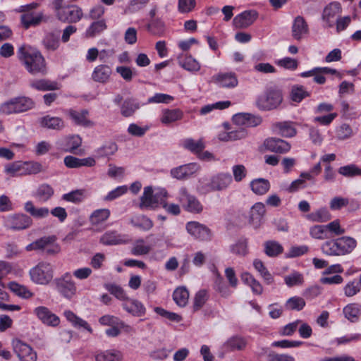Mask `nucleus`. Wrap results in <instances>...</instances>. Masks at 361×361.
Listing matches in <instances>:
<instances>
[{"instance_id": "obj_1", "label": "nucleus", "mask_w": 361, "mask_h": 361, "mask_svg": "<svg viewBox=\"0 0 361 361\" xmlns=\"http://www.w3.org/2000/svg\"><path fill=\"white\" fill-rule=\"evenodd\" d=\"M18 58L26 70L32 75L47 73L46 61L37 49L30 46H22L18 51Z\"/></svg>"}, {"instance_id": "obj_2", "label": "nucleus", "mask_w": 361, "mask_h": 361, "mask_svg": "<svg viewBox=\"0 0 361 361\" xmlns=\"http://www.w3.org/2000/svg\"><path fill=\"white\" fill-rule=\"evenodd\" d=\"M52 8L55 16L64 23H76L83 18L82 8L75 4H68L65 0H53Z\"/></svg>"}, {"instance_id": "obj_3", "label": "nucleus", "mask_w": 361, "mask_h": 361, "mask_svg": "<svg viewBox=\"0 0 361 361\" xmlns=\"http://www.w3.org/2000/svg\"><path fill=\"white\" fill-rule=\"evenodd\" d=\"M35 102L32 99L20 96L5 101L0 105V113L4 115L18 114L34 109Z\"/></svg>"}, {"instance_id": "obj_4", "label": "nucleus", "mask_w": 361, "mask_h": 361, "mask_svg": "<svg viewBox=\"0 0 361 361\" xmlns=\"http://www.w3.org/2000/svg\"><path fill=\"white\" fill-rule=\"evenodd\" d=\"M166 196L167 192L164 189H160L154 192L152 187H145L140 197V208L155 209L164 203V199H166Z\"/></svg>"}, {"instance_id": "obj_5", "label": "nucleus", "mask_w": 361, "mask_h": 361, "mask_svg": "<svg viewBox=\"0 0 361 361\" xmlns=\"http://www.w3.org/2000/svg\"><path fill=\"white\" fill-rule=\"evenodd\" d=\"M31 280L37 284L49 283L54 276L53 266L48 262H41L30 270Z\"/></svg>"}, {"instance_id": "obj_6", "label": "nucleus", "mask_w": 361, "mask_h": 361, "mask_svg": "<svg viewBox=\"0 0 361 361\" xmlns=\"http://www.w3.org/2000/svg\"><path fill=\"white\" fill-rule=\"evenodd\" d=\"M232 183L233 178L229 173L220 172L212 176L202 190L204 192L225 191Z\"/></svg>"}, {"instance_id": "obj_7", "label": "nucleus", "mask_w": 361, "mask_h": 361, "mask_svg": "<svg viewBox=\"0 0 361 361\" xmlns=\"http://www.w3.org/2000/svg\"><path fill=\"white\" fill-rule=\"evenodd\" d=\"M60 246L54 235L44 236L26 247V250H44L47 255H55L60 252Z\"/></svg>"}, {"instance_id": "obj_8", "label": "nucleus", "mask_w": 361, "mask_h": 361, "mask_svg": "<svg viewBox=\"0 0 361 361\" xmlns=\"http://www.w3.org/2000/svg\"><path fill=\"white\" fill-rule=\"evenodd\" d=\"M32 218L23 213H16L4 218V226L12 231H22L29 228L32 225Z\"/></svg>"}, {"instance_id": "obj_9", "label": "nucleus", "mask_w": 361, "mask_h": 361, "mask_svg": "<svg viewBox=\"0 0 361 361\" xmlns=\"http://www.w3.org/2000/svg\"><path fill=\"white\" fill-rule=\"evenodd\" d=\"M54 282L57 291L65 298L71 300L76 295L77 287L69 273L56 279Z\"/></svg>"}, {"instance_id": "obj_10", "label": "nucleus", "mask_w": 361, "mask_h": 361, "mask_svg": "<svg viewBox=\"0 0 361 361\" xmlns=\"http://www.w3.org/2000/svg\"><path fill=\"white\" fill-rule=\"evenodd\" d=\"M178 200L187 212L198 214L203 209V207L197 198L189 193L185 188H181L179 190Z\"/></svg>"}, {"instance_id": "obj_11", "label": "nucleus", "mask_w": 361, "mask_h": 361, "mask_svg": "<svg viewBox=\"0 0 361 361\" xmlns=\"http://www.w3.org/2000/svg\"><path fill=\"white\" fill-rule=\"evenodd\" d=\"M185 228L188 233L197 240L207 241L212 238L211 230L207 226L197 221L187 223Z\"/></svg>"}, {"instance_id": "obj_12", "label": "nucleus", "mask_w": 361, "mask_h": 361, "mask_svg": "<svg viewBox=\"0 0 361 361\" xmlns=\"http://www.w3.org/2000/svg\"><path fill=\"white\" fill-rule=\"evenodd\" d=\"M342 11L341 5L339 2L334 1L328 4L322 13V20L325 27H333L335 22Z\"/></svg>"}, {"instance_id": "obj_13", "label": "nucleus", "mask_w": 361, "mask_h": 361, "mask_svg": "<svg viewBox=\"0 0 361 361\" xmlns=\"http://www.w3.org/2000/svg\"><path fill=\"white\" fill-rule=\"evenodd\" d=\"M13 347L20 361H37V353L27 344L16 339L13 341Z\"/></svg>"}, {"instance_id": "obj_14", "label": "nucleus", "mask_w": 361, "mask_h": 361, "mask_svg": "<svg viewBox=\"0 0 361 361\" xmlns=\"http://www.w3.org/2000/svg\"><path fill=\"white\" fill-rule=\"evenodd\" d=\"M34 313L47 326L56 327L60 324V318L47 307H37L34 310Z\"/></svg>"}, {"instance_id": "obj_15", "label": "nucleus", "mask_w": 361, "mask_h": 361, "mask_svg": "<svg viewBox=\"0 0 361 361\" xmlns=\"http://www.w3.org/2000/svg\"><path fill=\"white\" fill-rule=\"evenodd\" d=\"M214 83L224 88H234L238 85V80L235 73H219L212 77Z\"/></svg>"}, {"instance_id": "obj_16", "label": "nucleus", "mask_w": 361, "mask_h": 361, "mask_svg": "<svg viewBox=\"0 0 361 361\" xmlns=\"http://www.w3.org/2000/svg\"><path fill=\"white\" fill-rule=\"evenodd\" d=\"M257 18V13L255 11H245L233 18V25L237 29H245L250 26Z\"/></svg>"}, {"instance_id": "obj_17", "label": "nucleus", "mask_w": 361, "mask_h": 361, "mask_svg": "<svg viewBox=\"0 0 361 361\" xmlns=\"http://www.w3.org/2000/svg\"><path fill=\"white\" fill-rule=\"evenodd\" d=\"M200 169V166L196 163H190L173 168L171 170V175L173 178L182 180L186 179L195 174Z\"/></svg>"}, {"instance_id": "obj_18", "label": "nucleus", "mask_w": 361, "mask_h": 361, "mask_svg": "<svg viewBox=\"0 0 361 361\" xmlns=\"http://www.w3.org/2000/svg\"><path fill=\"white\" fill-rule=\"evenodd\" d=\"M233 121L239 126L255 127L262 122V118L248 113H238L233 116Z\"/></svg>"}, {"instance_id": "obj_19", "label": "nucleus", "mask_w": 361, "mask_h": 361, "mask_svg": "<svg viewBox=\"0 0 361 361\" xmlns=\"http://www.w3.org/2000/svg\"><path fill=\"white\" fill-rule=\"evenodd\" d=\"M273 130L278 135L284 137H293L297 134L294 123L290 121L276 122L273 125Z\"/></svg>"}, {"instance_id": "obj_20", "label": "nucleus", "mask_w": 361, "mask_h": 361, "mask_svg": "<svg viewBox=\"0 0 361 361\" xmlns=\"http://www.w3.org/2000/svg\"><path fill=\"white\" fill-rule=\"evenodd\" d=\"M123 308L134 317H142L146 313L144 305L137 300L128 298L121 304Z\"/></svg>"}, {"instance_id": "obj_21", "label": "nucleus", "mask_w": 361, "mask_h": 361, "mask_svg": "<svg viewBox=\"0 0 361 361\" xmlns=\"http://www.w3.org/2000/svg\"><path fill=\"white\" fill-rule=\"evenodd\" d=\"M102 244L106 245L126 244L130 242V238L127 235L120 234L116 231L105 233L100 239Z\"/></svg>"}, {"instance_id": "obj_22", "label": "nucleus", "mask_w": 361, "mask_h": 361, "mask_svg": "<svg viewBox=\"0 0 361 361\" xmlns=\"http://www.w3.org/2000/svg\"><path fill=\"white\" fill-rule=\"evenodd\" d=\"M111 73L112 70L109 66L99 64L94 68L91 77L94 82L104 84L109 80Z\"/></svg>"}, {"instance_id": "obj_23", "label": "nucleus", "mask_w": 361, "mask_h": 361, "mask_svg": "<svg viewBox=\"0 0 361 361\" xmlns=\"http://www.w3.org/2000/svg\"><path fill=\"white\" fill-rule=\"evenodd\" d=\"M89 112L86 109L81 111L70 110L68 115L73 122L78 126H81L85 128H90L94 126V123L89 120L88 116Z\"/></svg>"}, {"instance_id": "obj_24", "label": "nucleus", "mask_w": 361, "mask_h": 361, "mask_svg": "<svg viewBox=\"0 0 361 361\" xmlns=\"http://www.w3.org/2000/svg\"><path fill=\"white\" fill-rule=\"evenodd\" d=\"M177 61L181 68L191 73L198 72L201 68L200 63L191 55L180 54Z\"/></svg>"}, {"instance_id": "obj_25", "label": "nucleus", "mask_w": 361, "mask_h": 361, "mask_svg": "<svg viewBox=\"0 0 361 361\" xmlns=\"http://www.w3.org/2000/svg\"><path fill=\"white\" fill-rule=\"evenodd\" d=\"M308 25L302 16H297L292 25V35L294 39L300 40L308 34Z\"/></svg>"}, {"instance_id": "obj_26", "label": "nucleus", "mask_w": 361, "mask_h": 361, "mask_svg": "<svg viewBox=\"0 0 361 361\" xmlns=\"http://www.w3.org/2000/svg\"><path fill=\"white\" fill-rule=\"evenodd\" d=\"M338 254L345 255L350 253L357 246V241L350 236H343L336 239Z\"/></svg>"}, {"instance_id": "obj_27", "label": "nucleus", "mask_w": 361, "mask_h": 361, "mask_svg": "<svg viewBox=\"0 0 361 361\" xmlns=\"http://www.w3.org/2000/svg\"><path fill=\"white\" fill-rule=\"evenodd\" d=\"M265 214V207L261 202L255 203L250 211V223L255 228L258 227Z\"/></svg>"}, {"instance_id": "obj_28", "label": "nucleus", "mask_w": 361, "mask_h": 361, "mask_svg": "<svg viewBox=\"0 0 361 361\" xmlns=\"http://www.w3.org/2000/svg\"><path fill=\"white\" fill-rule=\"evenodd\" d=\"M63 315L66 319L71 323V324L75 328H83L87 330L89 333L92 334L93 330L90 326V324L82 318L78 317L71 310H65L63 312Z\"/></svg>"}, {"instance_id": "obj_29", "label": "nucleus", "mask_w": 361, "mask_h": 361, "mask_svg": "<svg viewBox=\"0 0 361 361\" xmlns=\"http://www.w3.org/2000/svg\"><path fill=\"white\" fill-rule=\"evenodd\" d=\"M183 113L178 109H165L161 112L160 117L161 122L164 125H169L182 119Z\"/></svg>"}, {"instance_id": "obj_30", "label": "nucleus", "mask_w": 361, "mask_h": 361, "mask_svg": "<svg viewBox=\"0 0 361 361\" xmlns=\"http://www.w3.org/2000/svg\"><path fill=\"white\" fill-rule=\"evenodd\" d=\"M39 123L44 128L56 130H61L65 126L64 122L61 118L49 115L41 118Z\"/></svg>"}, {"instance_id": "obj_31", "label": "nucleus", "mask_w": 361, "mask_h": 361, "mask_svg": "<svg viewBox=\"0 0 361 361\" xmlns=\"http://www.w3.org/2000/svg\"><path fill=\"white\" fill-rule=\"evenodd\" d=\"M24 210L34 218H46L49 214V210L47 207H36L32 201H27L25 203Z\"/></svg>"}, {"instance_id": "obj_32", "label": "nucleus", "mask_w": 361, "mask_h": 361, "mask_svg": "<svg viewBox=\"0 0 361 361\" xmlns=\"http://www.w3.org/2000/svg\"><path fill=\"white\" fill-rule=\"evenodd\" d=\"M123 354L116 349L100 351L96 355V361H121Z\"/></svg>"}, {"instance_id": "obj_33", "label": "nucleus", "mask_w": 361, "mask_h": 361, "mask_svg": "<svg viewBox=\"0 0 361 361\" xmlns=\"http://www.w3.org/2000/svg\"><path fill=\"white\" fill-rule=\"evenodd\" d=\"M130 223L134 227L144 231H149L154 226L153 221L146 216L137 215L130 219Z\"/></svg>"}, {"instance_id": "obj_34", "label": "nucleus", "mask_w": 361, "mask_h": 361, "mask_svg": "<svg viewBox=\"0 0 361 361\" xmlns=\"http://www.w3.org/2000/svg\"><path fill=\"white\" fill-rule=\"evenodd\" d=\"M30 87L39 91H49L59 89V85L56 82L47 79L33 80L30 81Z\"/></svg>"}, {"instance_id": "obj_35", "label": "nucleus", "mask_w": 361, "mask_h": 361, "mask_svg": "<svg viewBox=\"0 0 361 361\" xmlns=\"http://www.w3.org/2000/svg\"><path fill=\"white\" fill-rule=\"evenodd\" d=\"M42 44L47 51H56L60 45L58 32H49L43 39Z\"/></svg>"}, {"instance_id": "obj_36", "label": "nucleus", "mask_w": 361, "mask_h": 361, "mask_svg": "<svg viewBox=\"0 0 361 361\" xmlns=\"http://www.w3.org/2000/svg\"><path fill=\"white\" fill-rule=\"evenodd\" d=\"M343 313L345 317L351 322H356L359 319L360 308L357 303H350L345 306L343 309Z\"/></svg>"}, {"instance_id": "obj_37", "label": "nucleus", "mask_w": 361, "mask_h": 361, "mask_svg": "<svg viewBox=\"0 0 361 361\" xmlns=\"http://www.w3.org/2000/svg\"><path fill=\"white\" fill-rule=\"evenodd\" d=\"M250 187L254 193L262 195L269 190L270 183L267 179L257 178L251 181Z\"/></svg>"}, {"instance_id": "obj_38", "label": "nucleus", "mask_w": 361, "mask_h": 361, "mask_svg": "<svg viewBox=\"0 0 361 361\" xmlns=\"http://www.w3.org/2000/svg\"><path fill=\"white\" fill-rule=\"evenodd\" d=\"M42 18V13L35 14L34 13H27L21 16V23L24 27L27 29L31 26L39 25Z\"/></svg>"}, {"instance_id": "obj_39", "label": "nucleus", "mask_w": 361, "mask_h": 361, "mask_svg": "<svg viewBox=\"0 0 361 361\" xmlns=\"http://www.w3.org/2000/svg\"><path fill=\"white\" fill-rule=\"evenodd\" d=\"M173 299L179 307H185L188 302L189 292L184 287H178L173 291Z\"/></svg>"}, {"instance_id": "obj_40", "label": "nucleus", "mask_w": 361, "mask_h": 361, "mask_svg": "<svg viewBox=\"0 0 361 361\" xmlns=\"http://www.w3.org/2000/svg\"><path fill=\"white\" fill-rule=\"evenodd\" d=\"M110 216V211L108 209H99L94 211L90 216V221L92 225L97 226L106 220Z\"/></svg>"}, {"instance_id": "obj_41", "label": "nucleus", "mask_w": 361, "mask_h": 361, "mask_svg": "<svg viewBox=\"0 0 361 361\" xmlns=\"http://www.w3.org/2000/svg\"><path fill=\"white\" fill-rule=\"evenodd\" d=\"M63 150L66 152L75 153V151L81 145L82 139L79 135H72L64 139Z\"/></svg>"}, {"instance_id": "obj_42", "label": "nucleus", "mask_w": 361, "mask_h": 361, "mask_svg": "<svg viewBox=\"0 0 361 361\" xmlns=\"http://www.w3.org/2000/svg\"><path fill=\"white\" fill-rule=\"evenodd\" d=\"M151 246L145 244L142 238H139L135 241L130 252L135 256L145 255L151 251Z\"/></svg>"}, {"instance_id": "obj_43", "label": "nucleus", "mask_w": 361, "mask_h": 361, "mask_svg": "<svg viewBox=\"0 0 361 361\" xmlns=\"http://www.w3.org/2000/svg\"><path fill=\"white\" fill-rule=\"evenodd\" d=\"M139 108L140 104L135 99H126L121 106V113L123 116L129 117L133 116Z\"/></svg>"}, {"instance_id": "obj_44", "label": "nucleus", "mask_w": 361, "mask_h": 361, "mask_svg": "<svg viewBox=\"0 0 361 361\" xmlns=\"http://www.w3.org/2000/svg\"><path fill=\"white\" fill-rule=\"evenodd\" d=\"M8 287L11 292L20 298L27 299L32 295V293L25 286L15 281L10 282Z\"/></svg>"}, {"instance_id": "obj_45", "label": "nucleus", "mask_w": 361, "mask_h": 361, "mask_svg": "<svg viewBox=\"0 0 361 361\" xmlns=\"http://www.w3.org/2000/svg\"><path fill=\"white\" fill-rule=\"evenodd\" d=\"M307 219L314 222H326L331 219V214L326 208H320L308 214Z\"/></svg>"}, {"instance_id": "obj_46", "label": "nucleus", "mask_w": 361, "mask_h": 361, "mask_svg": "<svg viewBox=\"0 0 361 361\" xmlns=\"http://www.w3.org/2000/svg\"><path fill=\"white\" fill-rule=\"evenodd\" d=\"M338 172L339 174L346 178L361 176V168L354 164L341 166L338 169Z\"/></svg>"}, {"instance_id": "obj_47", "label": "nucleus", "mask_w": 361, "mask_h": 361, "mask_svg": "<svg viewBox=\"0 0 361 361\" xmlns=\"http://www.w3.org/2000/svg\"><path fill=\"white\" fill-rule=\"evenodd\" d=\"M54 195V189L48 184H42L36 191L35 196L41 202H47Z\"/></svg>"}, {"instance_id": "obj_48", "label": "nucleus", "mask_w": 361, "mask_h": 361, "mask_svg": "<svg viewBox=\"0 0 361 361\" xmlns=\"http://www.w3.org/2000/svg\"><path fill=\"white\" fill-rule=\"evenodd\" d=\"M106 28V22L104 20H97L92 23L86 30V35L89 37H93Z\"/></svg>"}, {"instance_id": "obj_49", "label": "nucleus", "mask_w": 361, "mask_h": 361, "mask_svg": "<svg viewBox=\"0 0 361 361\" xmlns=\"http://www.w3.org/2000/svg\"><path fill=\"white\" fill-rule=\"evenodd\" d=\"M183 145L185 149H187L195 154L202 152V151L205 147L204 144L202 140L195 141L191 138L185 140L183 141Z\"/></svg>"}, {"instance_id": "obj_50", "label": "nucleus", "mask_w": 361, "mask_h": 361, "mask_svg": "<svg viewBox=\"0 0 361 361\" xmlns=\"http://www.w3.org/2000/svg\"><path fill=\"white\" fill-rule=\"evenodd\" d=\"M305 300L299 296L290 298L286 302V308L288 310L300 311L305 306Z\"/></svg>"}, {"instance_id": "obj_51", "label": "nucleus", "mask_w": 361, "mask_h": 361, "mask_svg": "<svg viewBox=\"0 0 361 361\" xmlns=\"http://www.w3.org/2000/svg\"><path fill=\"white\" fill-rule=\"evenodd\" d=\"M241 279L245 283L249 285L251 287L252 291L255 293L260 294L262 293V286L250 274L247 272L243 273L241 275Z\"/></svg>"}, {"instance_id": "obj_52", "label": "nucleus", "mask_w": 361, "mask_h": 361, "mask_svg": "<svg viewBox=\"0 0 361 361\" xmlns=\"http://www.w3.org/2000/svg\"><path fill=\"white\" fill-rule=\"evenodd\" d=\"M246 345L245 340L240 337L234 336L229 338L224 344V346L230 350H240Z\"/></svg>"}, {"instance_id": "obj_53", "label": "nucleus", "mask_w": 361, "mask_h": 361, "mask_svg": "<svg viewBox=\"0 0 361 361\" xmlns=\"http://www.w3.org/2000/svg\"><path fill=\"white\" fill-rule=\"evenodd\" d=\"M322 252L329 256H340L336 239L326 241L321 247Z\"/></svg>"}, {"instance_id": "obj_54", "label": "nucleus", "mask_w": 361, "mask_h": 361, "mask_svg": "<svg viewBox=\"0 0 361 361\" xmlns=\"http://www.w3.org/2000/svg\"><path fill=\"white\" fill-rule=\"evenodd\" d=\"M285 283L288 287L301 285L303 281V276L298 271H293L284 277Z\"/></svg>"}, {"instance_id": "obj_55", "label": "nucleus", "mask_w": 361, "mask_h": 361, "mask_svg": "<svg viewBox=\"0 0 361 361\" xmlns=\"http://www.w3.org/2000/svg\"><path fill=\"white\" fill-rule=\"evenodd\" d=\"M118 149L117 145L114 142H109L97 150L99 157H104L113 155Z\"/></svg>"}, {"instance_id": "obj_56", "label": "nucleus", "mask_w": 361, "mask_h": 361, "mask_svg": "<svg viewBox=\"0 0 361 361\" xmlns=\"http://www.w3.org/2000/svg\"><path fill=\"white\" fill-rule=\"evenodd\" d=\"M290 149V145L287 141L277 138L272 139V152L276 153H286Z\"/></svg>"}, {"instance_id": "obj_57", "label": "nucleus", "mask_w": 361, "mask_h": 361, "mask_svg": "<svg viewBox=\"0 0 361 361\" xmlns=\"http://www.w3.org/2000/svg\"><path fill=\"white\" fill-rule=\"evenodd\" d=\"M99 322L103 326H113L114 325H121V327H124L125 323L121 321L118 317L114 315L106 314L99 319Z\"/></svg>"}, {"instance_id": "obj_58", "label": "nucleus", "mask_w": 361, "mask_h": 361, "mask_svg": "<svg viewBox=\"0 0 361 361\" xmlns=\"http://www.w3.org/2000/svg\"><path fill=\"white\" fill-rule=\"evenodd\" d=\"M208 300V295L205 290H199L194 298L193 310H200Z\"/></svg>"}, {"instance_id": "obj_59", "label": "nucleus", "mask_w": 361, "mask_h": 361, "mask_svg": "<svg viewBox=\"0 0 361 361\" xmlns=\"http://www.w3.org/2000/svg\"><path fill=\"white\" fill-rule=\"evenodd\" d=\"M353 133L351 127L345 123L338 126L336 130V138L339 140H344L352 137Z\"/></svg>"}, {"instance_id": "obj_60", "label": "nucleus", "mask_w": 361, "mask_h": 361, "mask_svg": "<svg viewBox=\"0 0 361 361\" xmlns=\"http://www.w3.org/2000/svg\"><path fill=\"white\" fill-rule=\"evenodd\" d=\"M231 250L233 253L237 255H246L248 252L247 240L240 239L235 244L231 247Z\"/></svg>"}, {"instance_id": "obj_61", "label": "nucleus", "mask_w": 361, "mask_h": 361, "mask_svg": "<svg viewBox=\"0 0 361 361\" xmlns=\"http://www.w3.org/2000/svg\"><path fill=\"white\" fill-rule=\"evenodd\" d=\"M271 92L266 90L262 94H260L257 100V106L262 110H269L271 108V100H270Z\"/></svg>"}, {"instance_id": "obj_62", "label": "nucleus", "mask_w": 361, "mask_h": 361, "mask_svg": "<svg viewBox=\"0 0 361 361\" xmlns=\"http://www.w3.org/2000/svg\"><path fill=\"white\" fill-rule=\"evenodd\" d=\"M147 30L152 35L160 37L164 32V24L159 20H154L147 25Z\"/></svg>"}, {"instance_id": "obj_63", "label": "nucleus", "mask_w": 361, "mask_h": 361, "mask_svg": "<svg viewBox=\"0 0 361 361\" xmlns=\"http://www.w3.org/2000/svg\"><path fill=\"white\" fill-rule=\"evenodd\" d=\"M307 96H309V94L302 86H294L292 87L290 98L293 102L299 103Z\"/></svg>"}, {"instance_id": "obj_64", "label": "nucleus", "mask_w": 361, "mask_h": 361, "mask_svg": "<svg viewBox=\"0 0 361 361\" xmlns=\"http://www.w3.org/2000/svg\"><path fill=\"white\" fill-rule=\"evenodd\" d=\"M106 289L122 302L128 298L126 292L121 286L110 284L106 286Z\"/></svg>"}]
</instances>
